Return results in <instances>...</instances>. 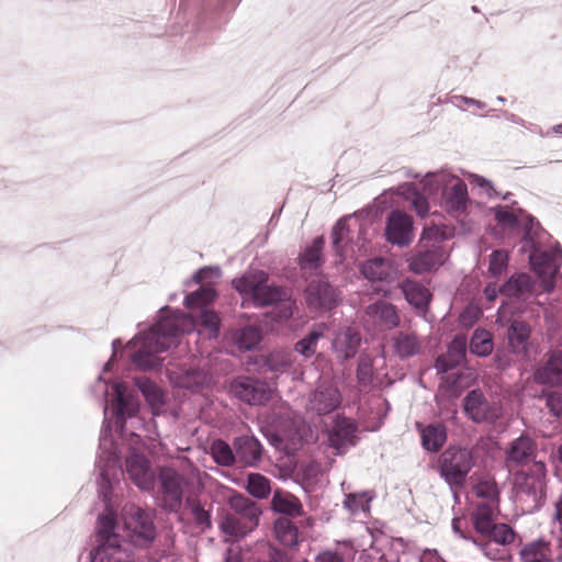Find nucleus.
I'll list each match as a JSON object with an SVG mask.
<instances>
[{
	"instance_id": "2eb2a0df",
	"label": "nucleus",
	"mask_w": 562,
	"mask_h": 562,
	"mask_svg": "<svg viewBox=\"0 0 562 562\" xmlns=\"http://www.w3.org/2000/svg\"><path fill=\"white\" fill-rule=\"evenodd\" d=\"M232 392L250 405H262L273 398L274 390L267 383L252 378H239L232 383Z\"/></svg>"
},
{
	"instance_id": "dca6fc26",
	"label": "nucleus",
	"mask_w": 562,
	"mask_h": 562,
	"mask_svg": "<svg viewBox=\"0 0 562 562\" xmlns=\"http://www.w3.org/2000/svg\"><path fill=\"white\" fill-rule=\"evenodd\" d=\"M413 236L412 217L402 211H392L386 220V239L394 245L406 246L413 240Z\"/></svg>"
},
{
	"instance_id": "79ce46f5",
	"label": "nucleus",
	"mask_w": 562,
	"mask_h": 562,
	"mask_svg": "<svg viewBox=\"0 0 562 562\" xmlns=\"http://www.w3.org/2000/svg\"><path fill=\"white\" fill-rule=\"evenodd\" d=\"M274 532L279 541L286 547H293L297 543V528L289 518L277 519L274 522Z\"/></svg>"
},
{
	"instance_id": "338daca9",
	"label": "nucleus",
	"mask_w": 562,
	"mask_h": 562,
	"mask_svg": "<svg viewBox=\"0 0 562 562\" xmlns=\"http://www.w3.org/2000/svg\"><path fill=\"white\" fill-rule=\"evenodd\" d=\"M220 274H221V271H220L218 268H203V269H200L194 274V280L198 283H201V282H203L209 277H216V278H218Z\"/></svg>"
},
{
	"instance_id": "37998d69",
	"label": "nucleus",
	"mask_w": 562,
	"mask_h": 562,
	"mask_svg": "<svg viewBox=\"0 0 562 562\" xmlns=\"http://www.w3.org/2000/svg\"><path fill=\"white\" fill-rule=\"evenodd\" d=\"M492 335L484 329H476L470 340V351L479 357H486L493 351Z\"/></svg>"
},
{
	"instance_id": "1a4fd4ad",
	"label": "nucleus",
	"mask_w": 562,
	"mask_h": 562,
	"mask_svg": "<svg viewBox=\"0 0 562 562\" xmlns=\"http://www.w3.org/2000/svg\"><path fill=\"white\" fill-rule=\"evenodd\" d=\"M474 467V457L467 448L449 447L439 457L438 471L452 492L461 487Z\"/></svg>"
},
{
	"instance_id": "4468645a",
	"label": "nucleus",
	"mask_w": 562,
	"mask_h": 562,
	"mask_svg": "<svg viewBox=\"0 0 562 562\" xmlns=\"http://www.w3.org/2000/svg\"><path fill=\"white\" fill-rule=\"evenodd\" d=\"M529 259L535 272L542 280L544 291L548 293L552 292L554 278L562 263L561 248H555L551 252L533 251Z\"/></svg>"
},
{
	"instance_id": "b1692460",
	"label": "nucleus",
	"mask_w": 562,
	"mask_h": 562,
	"mask_svg": "<svg viewBox=\"0 0 562 562\" xmlns=\"http://www.w3.org/2000/svg\"><path fill=\"white\" fill-rule=\"evenodd\" d=\"M135 384L143 394L154 416L165 413L167 401L166 394L160 386L147 378L136 379Z\"/></svg>"
},
{
	"instance_id": "052dcab7",
	"label": "nucleus",
	"mask_w": 562,
	"mask_h": 562,
	"mask_svg": "<svg viewBox=\"0 0 562 562\" xmlns=\"http://www.w3.org/2000/svg\"><path fill=\"white\" fill-rule=\"evenodd\" d=\"M190 508L195 522L200 526H210V514L198 502H190Z\"/></svg>"
},
{
	"instance_id": "58836bf2",
	"label": "nucleus",
	"mask_w": 562,
	"mask_h": 562,
	"mask_svg": "<svg viewBox=\"0 0 562 562\" xmlns=\"http://www.w3.org/2000/svg\"><path fill=\"white\" fill-rule=\"evenodd\" d=\"M524 562H552L549 543L542 540L525 546L520 551Z\"/></svg>"
},
{
	"instance_id": "f8f14e48",
	"label": "nucleus",
	"mask_w": 562,
	"mask_h": 562,
	"mask_svg": "<svg viewBox=\"0 0 562 562\" xmlns=\"http://www.w3.org/2000/svg\"><path fill=\"white\" fill-rule=\"evenodd\" d=\"M463 409L474 423L495 424L503 416V406L498 402H488L479 390L468 393Z\"/></svg>"
},
{
	"instance_id": "4be33fe9",
	"label": "nucleus",
	"mask_w": 562,
	"mask_h": 562,
	"mask_svg": "<svg viewBox=\"0 0 562 562\" xmlns=\"http://www.w3.org/2000/svg\"><path fill=\"white\" fill-rule=\"evenodd\" d=\"M168 378L175 387L195 391L210 382V375L199 368L178 367L168 370Z\"/></svg>"
},
{
	"instance_id": "0e129e2a",
	"label": "nucleus",
	"mask_w": 562,
	"mask_h": 562,
	"mask_svg": "<svg viewBox=\"0 0 562 562\" xmlns=\"http://www.w3.org/2000/svg\"><path fill=\"white\" fill-rule=\"evenodd\" d=\"M451 103L459 108V109H463V105H472V106H475L477 109H484L485 108V103L480 101V100H476V99H473V98H469V97H463V95H453L451 99H450Z\"/></svg>"
},
{
	"instance_id": "2f4dec72",
	"label": "nucleus",
	"mask_w": 562,
	"mask_h": 562,
	"mask_svg": "<svg viewBox=\"0 0 562 562\" xmlns=\"http://www.w3.org/2000/svg\"><path fill=\"white\" fill-rule=\"evenodd\" d=\"M327 329L326 324H314L311 330L295 344V351L304 358L313 357L317 351V345Z\"/></svg>"
},
{
	"instance_id": "c756f323",
	"label": "nucleus",
	"mask_w": 562,
	"mask_h": 562,
	"mask_svg": "<svg viewBox=\"0 0 562 562\" xmlns=\"http://www.w3.org/2000/svg\"><path fill=\"white\" fill-rule=\"evenodd\" d=\"M235 456L246 465H254L261 459V445L258 439L241 436L234 441Z\"/></svg>"
},
{
	"instance_id": "4c0bfd02",
	"label": "nucleus",
	"mask_w": 562,
	"mask_h": 562,
	"mask_svg": "<svg viewBox=\"0 0 562 562\" xmlns=\"http://www.w3.org/2000/svg\"><path fill=\"white\" fill-rule=\"evenodd\" d=\"M220 528L223 533L234 538H243L254 530L234 512L223 517Z\"/></svg>"
},
{
	"instance_id": "09e8293b",
	"label": "nucleus",
	"mask_w": 562,
	"mask_h": 562,
	"mask_svg": "<svg viewBox=\"0 0 562 562\" xmlns=\"http://www.w3.org/2000/svg\"><path fill=\"white\" fill-rule=\"evenodd\" d=\"M292 363V353L288 350L278 349L270 352L265 360L267 369L271 372H283Z\"/></svg>"
},
{
	"instance_id": "72a5a7b5",
	"label": "nucleus",
	"mask_w": 562,
	"mask_h": 562,
	"mask_svg": "<svg viewBox=\"0 0 562 562\" xmlns=\"http://www.w3.org/2000/svg\"><path fill=\"white\" fill-rule=\"evenodd\" d=\"M402 291L407 302L417 310H425L430 301V292L423 284L415 281H406L402 284Z\"/></svg>"
},
{
	"instance_id": "e433bc0d",
	"label": "nucleus",
	"mask_w": 562,
	"mask_h": 562,
	"mask_svg": "<svg viewBox=\"0 0 562 562\" xmlns=\"http://www.w3.org/2000/svg\"><path fill=\"white\" fill-rule=\"evenodd\" d=\"M497 505H491L480 503L476 505L475 513L473 515V524L476 532L484 537L488 530L495 525L494 513Z\"/></svg>"
},
{
	"instance_id": "13d9d810",
	"label": "nucleus",
	"mask_w": 562,
	"mask_h": 562,
	"mask_svg": "<svg viewBox=\"0 0 562 562\" xmlns=\"http://www.w3.org/2000/svg\"><path fill=\"white\" fill-rule=\"evenodd\" d=\"M468 180L470 181L471 184L480 188L483 191V193H485L488 198L497 195V192L494 189L493 183L490 180L485 179L484 177L475 173H469Z\"/></svg>"
},
{
	"instance_id": "0eeeda50",
	"label": "nucleus",
	"mask_w": 562,
	"mask_h": 562,
	"mask_svg": "<svg viewBox=\"0 0 562 562\" xmlns=\"http://www.w3.org/2000/svg\"><path fill=\"white\" fill-rule=\"evenodd\" d=\"M333 245L340 258V261L347 259H357L366 255L369 250L368 229L356 221L350 224V218H341L337 222L331 232Z\"/></svg>"
},
{
	"instance_id": "9d476101",
	"label": "nucleus",
	"mask_w": 562,
	"mask_h": 562,
	"mask_svg": "<svg viewBox=\"0 0 562 562\" xmlns=\"http://www.w3.org/2000/svg\"><path fill=\"white\" fill-rule=\"evenodd\" d=\"M128 541L135 546H146L156 536V528L149 514L135 504L124 505L121 515Z\"/></svg>"
},
{
	"instance_id": "a878e982",
	"label": "nucleus",
	"mask_w": 562,
	"mask_h": 562,
	"mask_svg": "<svg viewBox=\"0 0 562 562\" xmlns=\"http://www.w3.org/2000/svg\"><path fill=\"white\" fill-rule=\"evenodd\" d=\"M228 505L249 527L255 529L258 526L261 509L256 502L241 494H235L229 497Z\"/></svg>"
},
{
	"instance_id": "7ed1b4c3",
	"label": "nucleus",
	"mask_w": 562,
	"mask_h": 562,
	"mask_svg": "<svg viewBox=\"0 0 562 562\" xmlns=\"http://www.w3.org/2000/svg\"><path fill=\"white\" fill-rule=\"evenodd\" d=\"M92 392L95 393L97 396L102 397L105 401L104 405V422L100 436V445H99V456L97 459V469L99 470V492L100 494L106 498L108 490L112 487V484L116 480L117 476V465H119V450L115 445L112 435L111 428L108 419L109 414V405L108 397L110 395V386L108 382L100 375L92 387Z\"/></svg>"
},
{
	"instance_id": "cd10ccee",
	"label": "nucleus",
	"mask_w": 562,
	"mask_h": 562,
	"mask_svg": "<svg viewBox=\"0 0 562 562\" xmlns=\"http://www.w3.org/2000/svg\"><path fill=\"white\" fill-rule=\"evenodd\" d=\"M366 315L376 325L385 329L394 328L400 323L395 307L384 301L370 304L366 310Z\"/></svg>"
},
{
	"instance_id": "c03bdc74",
	"label": "nucleus",
	"mask_w": 562,
	"mask_h": 562,
	"mask_svg": "<svg viewBox=\"0 0 562 562\" xmlns=\"http://www.w3.org/2000/svg\"><path fill=\"white\" fill-rule=\"evenodd\" d=\"M474 494L482 498L481 503L497 505L499 492L497 484L492 479H485L479 481L473 487Z\"/></svg>"
},
{
	"instance_id": "f3484780",
	"label": "nucleus",
	"mask_w": 562,
	"mask_h": 562,
	"mask_svg": "<svg viewBox=\"0 0 562 562\" xmlns=\"http://www.w3.org/2000/svg\"><path fill=\"white\" fill-rule=\"evenodd\" d=\"M111 409L116 417V424L123 430L126 418L132 417L138 409V403L134 396L127 392L122 381H115L111 385Z\"/></svg>"
},
{
	"instance_id": "de8ad7c7",
	"label": "nucleus",
	"mask_w": 562,
	"mask_h": 562,
	"mask_svg": "<svg viewBox=\"0 0 562 562\" xmlns=\"http://www.w3.org/2000/svg\"><path fill=\"white\" fill-rule=\"evenodd\" d=\"M248 493L256 498H267L271 492L270 481L259 473H250L247 477Z\"/></svg>"
},
{
	"instance_id": "7c9ffc66",
	"label": "nucleus",
	"mask_w": 562,
	"mask_h": 562,
	"mask_svg": "<svg viewBox=\"0 0 562 562\" xmlns=\"http://www.w3.org/2000/svg\"><path fill=\"white\" fill-rule=\"evenodd\" d=\"M422 437V445L427 451H438L447 440L446 427L440 423L422 426L417 424Z\"/></svg>"
},
{
	"instance_id": "4d7b16f0",
	"label": "nucleus",
	"mask_w": 562,
	"mask_h": 562,
	"mask_svg": "<svg viewBox=\"0 0 562 562\" xmlns=\"http://www.w3.org/2000/svg\"><path fill=\"white\" fill-rule=\"evenodd\" d=\"M539 398L546 400V405L555 417L562 416V392L560 391H542Z\"/></svg>"
},
{
	"instance_id": "864d4df0",
	"label": "nucleus",
	"mask_w": 562,
	"mask_h": 562,
	"mask_svg": "<svg viewBox=\"0 0 562 562\" xmlns=\"http://www.w3.org/2000/svg\"><path fill=\"white\" fill-rule=\"evenodd\" d=\"M495 221L504 229H514L518 225L517 214L506 206H496L493 209Z\"/></svg>"
},
{
	"instance_id": "6e6552de",
	"label": "nucleus",
	"mask_w": 562,
	"mask_h": 562,
	"mask_svg": "<svg viewBox=\"0 0 562 562\" xmlns=\"http://www.w3.org/2000/svg\"><path fill=\"white\" fill-rule=\"evenodd\" d=\"M547 488V468L542 461H535L528 471L516 473L514 491L518 501L528 508L541 506Z\"/></svg>"
},
{
	"instance_id": "423d86ee",
	"label": "nucleus",
	"mask_w": 562,
	"mask_h": 562,
	"mask_svg": "<svg viewBox=\"0 0 562 562\" xmlns=\"http://www.w3.org/2000/svg\"><path fill=\"white\" fill-rule=\"evenodd\" d=\"M262 430L274 447L288 454L294 453L302 446L308 432L302 418L290 414L280 419L268 417Z\"/></svg>"
},
{
	"instance_id": "412c9836",
	"label": "nucleus",
	"mask_w": 562,
	"mask_h": 562,
	"mask_svg": "<svg viewBox=\"0 0 562 562\" xmlns=\"http://www.w3.org/2000/svg\"><path fill=\"white\" fill-rule=\"evenodd\" d=\"M360 342V333L353 327L344 326L334 333L331 349L338 360H348L356 356Z\"/></svg>"
},
{
	"instance_id": "473e14b6",
	"label": "nucleus",
	"mask_w": 562,
	"mask_h": 562,
	"mask_svg": "<svg viewBox=\"0 0 562 562\" xmlns=\"http://www.w3.org/2000/svg\"><path fill=\"white\" fill-rule=\"evenodd\" d=\"M271 507L274 512L289 516H300L303 513V507L299 498L283 491H277L273 494Z\"/></svg>"
},
{
	"instance_id": "ddd939ff",
	"label": "nucleus",
	"mask_w": 562,
	"mask_h": 562,
	"mask_svg": "<svg viewBox=\"0 0 562 562\" xmlns=\"http://www.w3.org/2000/svg\"><path fill=\"white\" fill-rule=\"evenodd\" d=\"M159 483L162 506L177 512L182 505L187 479L172 468H162L159 472Z\"/></svg>"
},
{
	"instance_id": "774afa93",
	"label": "nucleus",
	"mask_w": 562,
	"mask_h": 562,
	"mask_svg": "<svg viewBox=\"0 0 562 562\" xmlns=\"http://www.w3.org/2000/svg\"><path fill=\"white\" fill-rule=\"evenodd\" d=\"M562 521V491L554 502V514H553V522Z\"/></svg>"
},
{
	"instance_id": "69168bd1",
	"label": "nucleus",
	"mask_w": 562,
	"mask_h": 562,
	"mask_svg": "<svg viewBox=\"0 0 562 562\" xmlns=\"http://www.w3.org/2000/svg\"><path fill=\"white\" fill-rule=\"evenodd\" d=\"M315 562H344V559L339 553L326 550L316 555Z\"/></svg>"
},
{
	"instance_id": "a19ab883",
	"label": "nucleus",
	"mask_w": 562,
	"mask_h": 562,
	"mask_svg": "<svg viewBox=\"0 0 562 562\" xmlns=\"http://www.w3.org/2000/svg\"><path fill=\"white\" fill-rule=\"evenodd\" d=\"M261 331L256 326H245L234 335L235 345L240 350H250L261 341Z\"/></svg>"
},
{
	"instance_id": "5fc2aeb1",
	"label": "nucleus",
	"mask_w": 562,
	"mask_h": 562,
	"mask_svg": "<svg viewBox=\"0 0 562 562\" xmlns=\"http://www.w3.org/2000/svg\"><path fill=\"white\" fill-rule=\"evenodd\" d=\"M357 379L358 383L362 386H368L369 384H371L373 379V362L370 357L361 356L359 358L357 368Z\"/></svg>"
},
{
	"instance_id": "49530a36",
	"label": "nucleus",
	"mask_w": 562,
	"mask_h": 562,
	"mask_svg": "<svg viewBox=\"0 0 562 562\" xmlns=\"http://www.w3.org/2000/svg\"><path fill=\"white\" fill-rule=\"evenodd\" d=\"M393 347L401 358L414 356L419 351L417 338L412 334H398L393 339Z\"/></svg>"
},
{
	"instance_id": "5701e85b",
	"label": "nucleus",
	"mask_w": 562,
	"mask_h": 562,
	"mask_svg": "<svg viewBox=\"0 0 562 562\" xmlns=\"http://www.w3.org/2000/svg\"><path fill=\"white\" fill-rule=\"evenodd\" d=\"M537 384L562 386V351L554 350L547 362L538 368L533 374Z\"/></svg>"
},
{
	"instance_id": "c85d7f7f",
	"label": "nucleus",
	"mask_w": 562,
	"mask_h": 562,
	"mask_svg": "<svg viewBox=\"0 0 562 562\" xmlns=\"http://www.w3.org/2000/svg\"><path fill=\"white\" fill-rule=\"evenodd\" d=\"M357 427L351 419L342 418L336 422L329 434V443L333 448L342 452V450L355 443V434Z\"/></svg>"
},
{
	"instance_id": "bb28decb",
	"label": "nucleus",
	"mask_w": 562,
	"mask_h": 562,
	"mask_svg": "<svg viewBox=\"0 0 562 562\" xmlns=\"http://www.w3.org/2000/svg\"><path fill=\"white\" fill-rule=\"evenodd\" d=\"M465 350V336H456L454 339L448 346L447 352L437 358L436 368L441 372H447L453 369L464 360Z\"/></svg>"
},
{
	"instance_id": "a18cd8bd",
	"label": "nucleus",
	"mask_w": 562,
	"mask_h": 562,
	"mask_svg": "<svg viewBox=\"0 0 562 562\" xmlns=\"http://www.w3.org/2000/svg\"><path fill=\"white\" fill-rule=\"evenodd\" d=\"M531 288L530 277L526 273L512 276L502 286L501 292L507 296H519Z\"/></svg>"
},
{
	"instance_id": "c9c22d12",
	"label": "nucleus",
	"mask_w": 562,
	"mask_h": 562,
	"mask_svg": "<svg viewBox=\"0 0 562 562\" xmlns=\"http://www.w3.org/2000/svg\"><path fill=\"white\" fill-rule=\"evenodd\" d=\"M392 267L389 260L384 258H374L367 260L361 266V273L370 281H384L391 277Z\"/></svg>"
},
{
	"instance_id": "f257e3e1",
	"label": "nucleus",
	"mask_w": 562,
	"mask_h": 562,
	"mask_svg": "<svg viewBox=\"0 0 562 562\" xmlns=\"http://www.w3.org/2000/svg\"><path fill=\"white\" fill-rule=\"evenodd\" d=\"M215 296V290L209 285L186 296L184 305L188 308H200L198 323L188 314L162 307L157 323L128 341L127 347L135 350L132 362L144 371L159 367L161 359L158 355L176 346L180 335L190 333L196 326L206 330L209 338L217 337L220 318L206 308Z\"/></svg>"
},
{
	"instance_id": "ea45409f",
	"label": "nucleus",
	"mask_w": 562,
	"mask_h": 562,
	"mask_svg": "<svg viewBox=\"0 0 562 562\" xmlns=\"http://www.w3.org/2000/svg\"><path fill=\"white\" fill-rule=\"evenodd\" d=\"M530 328L525 322L514 321L507 331L508 342L514 351L525 348L529 338Z\"/></svg>"
},
{
	"instance_id": "39448f33",
	"label": "nucleus",
	"mask_w": 562,
	"mask_h": 562,
	"mask_svg": "<svg viewBox=\"0 0 562 562\" xmlns=\"http://www.w3.org/2000/svg\"><path fill=\"white\" fill-rule=\"evenodd\" d=\"M115 513L106 506V513L98 518L97 537L99 544L90 552L91 562H131L133 546L115 532Z\"/></svg>"
},
{
	"instance_id": "20e7f679",
	"label": "nucleus",
	"mask_w": 562,
	"mask_h": 562,
	"mask_svg": "<svg viewBox=\"0 0 562 562\" xmlns=\"http://www.w3.org/2000/svg\"><path fill=\"white\" fill-rule=\"evenodd\" d=\"M420 183L427 194L438 196L440 206L452 216L458 217L465 212L468 189L458 176L448 170H438L425 175Z\"/></svg>"
},
{
	"instance_id": "6ab92c4d",
	"label": "nucleus",
	"mask_w": 562,
	"mask_h": 562,
	"mask_svg": "<svg viewBox=\"0 0 562 562\" xmlns=\"http://www.w3.org/2000/svg\"><path fill=\"white\" fill-rule=\"evenodd\" d=\"M126 472L140 490L149 491L154 487L155 474L150 469L149 461L136 449H133L126 458Z\"/></svg>"
},
{
	"instance_id": "aec40b11",
	"label": "nucleus",
	"mask_w": 562,
	"mask_h": 562,
	"mask_svg": "<svg viewBox=\"0 0 562 562\" xmlns=\"http://www.w3.org/2000/svg\"><path fill=\"white\" fill-rule=\"evenodd\" d=\"M307 305L314 310H331L339 301V294L323 279L312 281L305 291Z\"/></svg>"
},
{
	"instance_id": "6e6d98bb",
	"label": "nucleus",
	"mask_w": 562,
	"mask_h": 562,
	"mask_svg": "<svg viewBox=\"0 0 562 562\" xmlns=\"http://www.w3.org/2000/svg\"><path fill=\"white\" fill-rule=\"evenodd\" d=\"M508 252L506 250H494L490 256L488 272L493 277L501 276L507 268Z\"/></svg>"
},
{
	"instance_id": "393cba45",
	"label": "nucleus",
	"mask_w": 562,
	"mask_h": 562,
	"mask_svg": "<svg viewBox=\"0 0 562 562\" xmlns=\"http://www.w3.org/2000/svg\"><path fill=\"white\" fill-rule=\"evenodd\" d=\"M535 450L536 447L531 438L521 435L508 446L505 462L508 468L527 463L533 457Z\"/></svg>"
},
{
	"instance_id": "8fccbe9b",
	"label": "nucleus",
	"mask_w": 562,
	"mask_h": 562,
	"mask_svg": "<svg viewBox=\"0 0 562 562\" xmlns=\"http://www.w3.org/2000/svg\"><path fill=\"white\" fill-rule=\"evenodd\" d=\"M211 454L214 461L223 467H229L235 462L236 456L228 443L217 439L211 445Z\"/></svg>"
},
{
	"instance_id": "680f3d73",
	"label": "nucleus",
	"mask_w": 562,
	"mask_h": 562,
	"mask_svg": "<svg viewBox=\"0 0 562 562\" xmlns=\"http://www.w3.org/2000/svg\"><path fill=\"white\" fill-rule=\"evenodd\" d=\"M476 546L480 547L481 551L483 552V554L490 559V560H493V561H497V560H501L503 559L504 557V551L496 548L494 544L493 541H486V542H482V543H477L475 540L473 541Z\"/></svg>"
},
{
	"instance_id": "3c124183",
	"label": "nucleus",
	"mask_w": 562,
	"mask_h": 562,
	"mask_svg": "<svg viewBox=\"0 0 562 562\" xmlns=\"http://www.w3.org/2000/svg\"><path fill=\"white\" fill-rule=\"evenodd\" d=\"M372 496L368 492L350 493L346 495L344 506L351 513L358 514L368 512Z\"/></svg>"
},
{
	"instance_id": "f704fd0d",
	"label": "nucleus",
	"mask_w": 562,
	"mask_h": 562,
	"mask_svg": "<svg viewBox=\"0 0 562 562\" xmlns=\"http://www.w3.org/2000/svg\"><path fill=\"white\" fill-rule=\"evenodd\" d=\"M323 246L324 238L316 237L312 245L301 254L300 267L304 272H314L321 267Z\"/></svg>"
},
{
	"instance_id": "f03ea898",
	"label": "nucleus",
	"mask_w": 562,
	"mask_h": 562,
	"mask_svg": "<svg viewBox=\"0 0 562 562\" xmlns=\"http://www.w3.org/2000/svg\"><path fill=\"white\" fill-rule=\"evenodd\" d=\"M268 279V273L262 270H248L235 278L232 284L243 297L244 304L251 303L258 307L280 304L277 317L286 321L293 315L296 304L286 288L269 284Z\"/></svg>"
},
{
	"instance_id": "e2e57ef3",
	"label": "nucleus",
	"mask_w": 562,
	"mask_h": 562,
	"mask_svg": "<svg viewBox=\"0 0 562 562\" xmlns=\"http://www.w3.org/2000/svg\"><path fill=\"white\" fill-rule=\"evenodd\" d=\"M412 206L422 217H425L429 212V203L427 199L416 192L413 193Z\"/></svg>"
},
{
	"instance_id": "603ef678",
	"label": "nucleus",
	"mask_w": 562,
	"mask_h": 562,
	"mask_svg": "<svg viewBox=\"0 0 562 562\" xmlns=\"http://www.w3.org/2000/svg\"><path fill=\"white\" fill-rule=\"evenodd\" d=\"M488 538V541H493L496 544H509L515 539L513 529L506 524H495L488 532L484 535Z\"/></svg>"
},
{
	"instance_id": "9b49d317",
	"label": "nucleus",
	"mask_w": 562,
	"mask_h": 562,
	"mask_svg": "<svg viewBox=\"0 0 562 562\" xmlns=\"http://www.w3.org/2000/svg\"><path fill=\"white\" fill-rule=\"evenodd\" d=\"M342 402V395L334 381H319L310 393L306 411L317 415H327L336 411Z\"/></svg>"
},
{
	"instance_id": "a211bd4d",
	"label": "nucleus",
	"mask_w": 562,
	"mask_h": 562,
	"mask_svg": "<svg viewBox=\"0 0 562 562\" xmlns=\"http://www.w3.org/2000/svg\"><path fill=\"white\" fill-rule=\"evenodd\" d=\"M418 254L409 258V268L415 273H425L438 269L448 258V252L439 244L420 245Z\"/></svg>"
},
{
	"instance_id": "bf43d9fd",
	"label": "nucleus",
	"mask_w": 562,
	"mask_h": 562,
	"mask_svg": "<svg viewBox=\"0 0 562 562\" xmlns=\"http://www.w3.org/2000/svg\"><path fill=\"white\" fill-rule=\"evenodd\" d=\"M445 238V228L442 226L431 225L424 229L420 241H434L432 244H439V241L443 240Z\"/></svg>"
}]
</instances>
